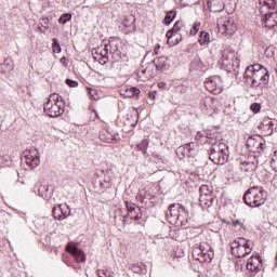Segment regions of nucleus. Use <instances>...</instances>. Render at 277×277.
Listing matches in <instances>:
<instances>
[{
  "label": "nucleus",
  "mask_w": 277,
  "mask_h": 277,
  "mask_svg": "<svg viewBox=\"0 0 277 277\" xmlns=\"http://www.w3.org/2000/svg\"><path fill=\"white\" fill-rule=\"evenodd\" d=\"M242 200L251 209L263 207L267 202V190L263 186H252L246 190Z\"/></svg>",
  "instance_id": "1"
},
{
  "label": "nucleus",
  "mask_w": 277,
  "mask_h": 277,
  "mask_svg": "<svg viewBox=\"0 0 277 277\" xmlns=\"http://www.w3.org/2000/svg\"><path fill=\"white\" fill-rule=\"evenodd\" d=\"M209 144L211 145L209 149L210 161L216 166H224V163H227L229 157L228 145L220 140L210 141Z\"/></svg>",
  "instance_id": "2"
},
{
  "label": "nucleus",
  "mask_w": 277,
  "mask_h": 277,
  "mask_svg": "<svg viewBox=\"0 0 277 277\" xmlns=\"http://www.w3.org/2000/svg\"><path fill=\"white\" fill-rule=\"evenodd\" d=\"M189 212L181 203H172L167 210V220L169 224L181 228L187 224Z\"/></svg>",
  "instance_id": "3"
},
{
  "label": "nucleus",
  "mask_w": 277,
  "mask_h": 277,
  "mask_svg": "<svg viewBox=\"0 0 277 277\" xmlns=\"http://www.w3.org/2000/svg\"><path fill=\"white\" fill-rule=\"evenodd\" d=\"M65 107L64 97L57 93H52L43 104V111L49 118H60L64 114Z\"/></svg>",
  "instance_id": "4"
},
{
  "label": "nucleus",
  "mask_w": 277,
  "mask_h": 277,
  "mask_svg": "<svg viewBox=\"0 0 277 277\" xmlns=\"http://www.w3.org/2000/svg\"><path fill=\"white\" fill-rule=\"evenodd\" d=\"M214 253L211 249V246L207 242H201L194 247L193 258L199 263H211L213 261Z\"/></svg>",
  "instance_id": "5"
},
{
  "label": "nucleus",
  "mask_w": 277,
  "mask_h": 277,
  "mask_svg": "<svg viewBox=\"0 0 277 277\" xmlns=\"http://www.w3.org/2000/svg\"><path fill=\"white\" fill-rule=\"evenodd\" d=\"M230 250L233 256H236L237 259H243L252 252V248H250V240H246V238L234 240L232 242Z\"/></svg>",
  "instance_id": "6"
},
{
  "label": "nucleus",
  "mask_w": 277,
  "mask_h": 277,
  "mask_svg": "<svg viewBox=\"0 0 277 277\" xmlns=\"http://www.w3.org/2000/svg\"><path fill=\"white\" fill-rule=\"evenodd\" d=\"M200 197H199V205L201 209H211L213 203L217 200L215 195H213V189L209 187V185H201L199 187Z\"/></svg>",
  "instance_id": "7"
},
{
  "label": "nucleus",
  "mask_w": 277,
  "mask_h": 277,
  "mask_svg": "<svg viewBox=\"0 0 277 277\" xmlns=\"http://www.w3.org/2000/svg\"><path fill=\"white\" fill-rule=\"evenodd\" d=\"M205 88L210 94H222V90H224V82L222 81V77L220 76H210L205 81Z\"/></svg>",
  "instance_id": "8"
},
{
  "label": "nucleus",
  "mask_w": 277,
  "mask_h": 277,
  "mask_svg": "<svg viewBox=\"0 0 277 277\" xmlns=\"http://www.w3.org/2000/svg\"><path fill=\"white\" fill-rule=\"evenodd\" d=\"M255 80H254V89L258 90V88H265L267 83H269V71H267V68H265L261 64H255Z\"/></svg>",
  "instance_id": "9"
},
{
  "label": "nucleus",
  "mask_w": 277,
  "mask_h": 277,
  "mask_svg": "<svg viewBox=\"0 0 277 277\" xmlns=\"http://www.w3.org/2000/svg\"><path fill=\"white\" fill-rule=\"evenodd\" d=\"M24 159L26 161V164L28 168H38L40 166V153L36 147H30L29 149H26L24 153Z\"/></svg>",
  "instance_id": "10"
},
{
  "label": "nucleus",
  "mask_w": 277,
  "mask_h": 277,
  "mask_svg": "<svg viewBox=\"0 0 277 277\" xmlns=\"http://www.w3.org/2000/svg\"><path fill=\"white\" fill-rule=\"evenodd\" d=\"M175 153L180 159L184 157L194 158L198 155V145L196 143H187L177 147Z\"/></svg>",
  "instance_id": "11"
},
{
  "label": "nucleus",
  "mask_w": 277,
  "mask_h": 277,
  "mask_svg": "<svg viewBox=\"0 0 277 277\" xmlns=\"http://www.w3.org/2000/svg\"><path fill=\"white\" fill-rule=\"evenodd\" d=\"M109 44L104 47L95 48L92 51V57L94 62H98L102 66H105L106 62H109Z\"/></svg>",
  "instance_id": "12"
},
{
  "label": "nucleus",
  "mask_w": 277,
  "mask_h": 277,
  "mask_svg": "<svg viewBox=\"0 0 277 277\" xmlns=\"http://www.w3.org/2000/svg\"><path fill=\"white\" fill-rule=\"evenodd\" d=\"M183 22H176L173 27L167 31L168 44L171 47H176L181 40H179V31L183 29Z\"/></svg>",
  "instance_id": "13"
},
{
  "label": "nucleus",
  "mask_w": 277,
  "mask_h": 277,
  "mask_svg": "<svg viewBox=\"0 0 277 277\" xmlns=\"http://www.w3.org/2000/svg\"><path fill=\"white\" fill-rule=\"evenodd\" d=\"M52 215L54 220H58L62 222V220H66L70 215V207L68 205H58L54 206L52 209Z\"/></svg>",
  "instance_id": "14"
},
{
  "label": "nucleus",
  "mask_w": 277,
  "mask_h": 277,
  "mask_svg": "<svg viewBox=\"0 0 277 277\" xmlns=\"http://www.w3.org/2000/svg\"><path fill=\"white\" fill-rule=\"evenodd\" d=\"M260 131L263 135H272L274 130L277 129V120L269 117H265L259 126Z\"/></svg>",
  "instance_id": "15"
},
{
  "label": "nucleus",
  "mask_w": 277,
  "mask_h": 277,
  "mask_svg": "<svg viewBox=\"0 0 277 277\" xmlns=\"http://www.w3.org/2000/svg\"><path fill=\"white\" fill-rule=\"evenodd\" d=\"M66 251L69 252V254H72L77 263H85V253L82 250L78 249L75 242H69L66 246Z\"/></svg>",
  "instance_id": "16"
},
{
  "label": "nucleus",
  "mask_w": 277,
  "mask_h": 277,
  "mask_svg": "<svg viewBox=\"0 0 277 277\" xmlns=\"http://www.w3.org/2000/svg\"><path fill=\"white\" fill-rule=\"evenodd\" d=\"M200 107L202 111H207V114L211 116V114L215 113V109H217V98L207 96L203 100H201Z\"/></svg>",
  "instance_id": "17"
},
{
  "label": "nucleus",
  "mask_w": 277,
  "mask_h": 277,
  "mask_svg": "<svg viewBox=\"0 0 277 277\" xmlns=\"http://www.w3.org/2000/svg\"><path fill=\"white\" fill-rule=\"evenodd\" d=\"M243 79L247 85H250V88H254V81H256V64L250 65L246 68Z\"/></svg>",
  "instance_id": "18"
},
{
  "label": "nucleus",
  "mask_w": 277,
  "mask_h": 277,
  "mask_svg": "<svg viewBox=\"0 0 277 277\" xmlns=\"http://www.w3.org/2000/svg\"><path fill=\"white\" fill-rule=\"evenodd\" d=\"M219 31L226 34L227 36H233L237 31V24L233 19H226L222 24L217 25Z\"/></svg>",
  "instance_id": "19"
},
{
  "label": "nucleus",
  "mask_w": 277,
  "mask_h": 277,
  "mask_svg": "<svg viewBox=\"0 0 277 277\" xmlns=\"http://www.w3.org/2000/svg\"><path fill=\"white\" fill-rule=\"evenodd\" d=\"M262 25L267 29H274V27H277V12L265 13L262 18Z\"/></svg>",
  "instance_id": "20"
},
{
  "label": "nucleus",
  "mask_w": 277,
  "mask_h": 277,
  "mask_svg": "<svg viewBox=\"0 0 277 277\" xmlns=\"http://www.w3.org/2000/svg\"><path fill=\"white\" fill-rule=\"evenodd\" d=\"M140 89L134 87H122L119 90V94L123 96V98H133V96H140Z\"/></svg>",
  "instance_id": "21"
},
{
  "label": "nucleus",
  "mask_w": 277,
  "mask_h": 277,
  "mask_svg": "<svg viewBox=\"0 0 277 277\" xmlns=\"http://www.w3.org/2000/svg\"><path fill=\"white\" fill-rule=\"evenodd\" d=\"M153 64L158 72H164V70L170 68V64L168 63V58L166 56L155 58Z\"/></svg>",
  "instance_id": "22"
},
{
  "label": "nucleus",
  "mask_w": 277,
  "mask_h": 277,
  "mask_svg": "<svg viewBox=\"0 0 277 277\" xmlns=\"http://www.w3.org/2000/svg\"><path fill=\"white\" fill-rule=\"evenodd\" d=\"M262 267L261 256L254 255L247 261V269L249 272H259Z\"/></svg>",
  "instance_id": "23"
},
{
  "label": "nucleus",
  "mask_w": 277,
  "mask_h": 277,
  "mask_svg": "<svg viewBox=\"0 0 277 277\" xmlns=\"http://www.w3.org/2000/svg\"><path fill=\"white\" fill-rule=\"evenodd\" d=\"M98 137L101 142H105L106 144H114L115 142H117L116 136H114V134H111L107 130L101 131Z\"/></svg>",
  "instance_id": "24"
},
{
  "label": "nucleus",
  "mask_w": 277,
  "mask_h": 277,
  "mask_svg": "<svg viewBox=\"0 0 277 277\" xmlns=\"http://www.w3.org/2000/svg\"><path fill=\"white\" fill-rule=\"evenodd\" d=\"M195 137H196L197 142H200V144H209V142H215V138H213V135L209 136V134L205 131L197 132Z\"/></svg>",
  "instance_id": "25"
},
{
  "label": "nucleus",
  "mask_w": 277,
  "mask_h": 277,
  "mask_svg": "<svg viewBox=\"0 0 277 277\" xmlns=\"http://www.w3.org/2000/svg\"><path fill=\"white\" fill-rule=\"evenodd\" d=\"M205 68V64H202V60L199 56H196L189 65L190 72H197L198 70H202Z\"/></svg>",
  "instance_id": "26"
},
{
  "label": "nucleus",
  "mask_w": 277,
  "mask_h": 277,
  "mask_svg": "<svg viewBox=\"0 0 277 277\" xmlns=\"http://www.w3.org/2000/svg\"><path fill=\"white\" fill-rule=\"evenodd\" d=\"M260 5H263L260 9L261 14H263L265 12V10H275L276 0H260Z\"/></svg>",
  "instance_id": "27"
},
{
  "label": "nucleus",
  "mask_w": 277,
  "mask_h": 277,
  "mask_svg": "<svg viewBox=\"0 0 277 277\" xmlns=\"http://www.w3.org/2000/svg\"><path fill=\"white\" fill-rule=\"evenodd\" d=\"M123 26L128 29V31H134L135 30V16L128 15L123 19Z\"/></svg>",
  "instance_id": "28"
},
{
  "label": "nucleus",
  "mask_w": 277,
  "mask_h": 277,
  "mask_svg": "<svg viewBox=\"0 0 277 277\" xmlns=\"http://www.w3.org/2000/svg\"><path fill=\"white\" fill-rule=\"evenodd\" d=\"M135 150H138L146 157V155H148V138H144L138 144H136Z\"/></svg>",
  "instance_id": "29"
},
{
  "label": "nucleus",
  "mask_w": 277,
  "mask_h": 277,
  "mask_svg": "<svg viewBox=\"0 0 277 277\" xmlns=\"http://www.w3.org/2000/svg\"><path fill=\"white\" fill-rule=\"evenodd\" d=\"M108 51H109L114 62H120V60H122V55H121L117 45L111 47V44H109V50Z\"/></svg>",
  "instance_id": "30"
},
{
  "label": "nucleus",
  "mask_w": 277,
  "mask_h": 277,
  "mask_svg": "<svg viewBox=\"0 0 277 277\" xmlns=\"http://www.w3.org/2000/svg\"><path fill=\"white\" fill-rule=\"evenodd\" d=\"M246 146L250 148V150H256L259 147H263V143L254 140V137L249 136L246 143Z\"/></svg>",
  "instance_id": "31"
},
{
  "label": "nucleus",
  "mask_w": 277,
  "mask_h": 277,
  "mask_svg": "<svg viewBox=\"0 0 277 277\" xmlns=\"http://www.w3.org/2000/svg\"><path fill=\"white\" fill-rule=\"evenodd\" d=\"M130 269H131L134 274H146V265H144V263L132 264V265L130 266Z\"/></svg>",
  "instance_id": "32"
},
{
  "label": "nucleus",
  "mask_w": 277,
  "mask_h": 277,
  "mask_svg": "<svg viewBox=\"0 0 277 277\" xmlns=\"http://www.w3.org/2000/svg\"><path fill=\"white\" fill-rule=\"evenodd\" d=\"M209 42H211V35L207 31H201L199 36V44H201V47H207Z\"/></svg>",
  "instance_id": "33"
},
{
  "label": "nucleus",
  "mask_w": 277,
  "mask_h": 277,
  "mask_svg": "<svg viewBox=\"0 0 277 277\" xmlns=\"http://www.w3.org/2000/svg\"><path fill=\"white\" fill-rule=\"evenodd\" d=\"M151 157L156 163H162V166H168L169 163V160L157 151H154Z\"/></svg>",
  "instance_id": "34"
},
{
  "label": "nucleus",
  "mask_w": 277,
  "mask_h": 277,
  "mask_svg": "<svg viewBox=\"0 0 277 277\" xmlns=\"http://www.w3.org/2000/svg\"><path fill=\"white\" fill-rule=\"evenodd\" d=\"M38 194L41 198H43V200H49V198H51V193L49 195V186H39Z\"/></svg>",
  "instance_id": "35"
},
{
  "label": "nucleus",
  "mask_w": 277,
  "mask_h": 277,
  "mask_svg": "<svg viewBox=\"0 0 277 277\" xmlns=\"http://www.w3.org/2000/svg\"><path fill=\"white\" fill-rule=\"evenodd\" d=\"M254 168H255L254 162L245 161L240 164V170L242 172H254Z\"/></svg>",
  "instance_id": "36"
},
{
  "label": "nucleus",
  "mask_w": 277,
  "mask_h": 277,
  "mask_svg": "<svg viewBox=\"0 0 277 277\" xmlns=\"http://www.w3.org/2000/svg\"><path fill=\"white\" fill-rule=\"evenodd\" d=\"M233 57H235V54L233 52H229L228 50H224L222 52L221 60H222L223 64H226V62H230V60H233Z\"/></svg>",
  "instance_id": "37"
},
{
  "label": "nucleus",
  "mask_w": 277,
  "mask_h": 277,
  "mask_svg": "<svg viewBox=\"0 0 277 277\" xmlns=\"http://www.w3.org/2000/svg\"><path fill=\"white\" fill-rule=\"evenodd\" d=\"M176 18V12L175 11H169L167 15L164 16V25H170L172 21Z\"/></svg>",
  "instance_id": "38"
},
{
  "label": "nucleus",
  "mask_w": 277,
  "mask_h": 277,
  "mask_svg": "<svg viewBox=\"0 0 277 277\" xmlns=\"http://www.w3.org/2000/svg\"><path fill=\"white\" fill-rule=\"evenodd\" d=\"M72 18V14L70 13H64L63 15H61V17L58 18V23L61 25H66V23H68V21H70Z\"/></svg>",
  "instance_id": "39"
},
{
  "label": "nucleus",
  "mask_w": 277,
  "mask_h": 277,
  "mask_svg": "<svg viewBox=\"0 0 277 277\" xmlns=\"http://www.w3.org/2000/svg\"><path fill=\"white\" fill-rule=\"evenodd\" d=\"M148 192H146V189H141L138 190L137 195H136V200H138L140 202H144L145 198H148Z\"/></svg>",
  "instance_id": "40"
},
{
  "label": "nucleus",
  "mask_w": 277,
  "mask_h": 277,
  "mask_svg": "<svg viewBox=\"0 0 277 277\" xmlns=\"http://www.w3.org/2000/svg\"><path fill=\"white\" fill-rule=\"evenodd\" d=\"M198 31H200V22H195L192 29H190L189 35L190 36H196V34H198Z\"/></svg>",
  "instance_id": "41"
},
{
  "label": "nucleus",
  "mask_w": 277,
  "mask_h": 277,
  "mask_svg": "<svg viewBox=\"0 0 277 277\" xmlns=\"http://www.w3.org/2000/svg\"><path fill=\"white\" fill-rule=\"evenodd\" d=\"M128 217H130V220H140V211L137 212V210H132L128 212Z\"/></svg>",
  "instance_id": "42"
},
{
  "label": "nucleus",
  "mask_w": 277,
  "mask_h": 277,
  "mask_svg": "<svg viewBox=\"0 0 277 277\" xmlns=\"http://www.w3.org/2000/svg\"><path fill=\"white\" fill-rule=\"evenodd\" d=\"M126 207L128 209V213H131V211H137L140 212V208L138 207H135V205L129 202V201H126Z\"/></svg>",
  "instance_id": "43"
},
{
  "label": "nucleus",
  "mask_w": 277,
  "mask_h": 277,
  "mask_svg": "<svg viewBox=\"0 0 277 277\" xmlns=\"http://www.w3.org/2000/svg\"><path fill=\"white\" fill-rule=\"evenodd\" d=\"M2 70L4 72H12V70H14V66L12 65V63L5 62L2 66Z\"/></svg>",
  "instance_id": "44"
},
{
  "label": "nucleus",
  "mask_w": 277,
  "mask_h": 277,
  "mask_svg": "<svg viewBox=\"0 0 277 277\" xmlns=\"http://www.w3.org/2000/svg\"><path fill=\"white\" fill-rule=\"evenodd\" d=\"M66 85H68L69 88H79V82L77 80H72V79H66L65 80Z\"/></svg>",
  "instance_id": "45"
},
{
  "label": "nucleus",
  "mask_w": 277,
  "mask_h": 277,
  "mask_svg": "<svg viewBox=\"0 0 277 277\" xmlns=\"http://www.w3.org/2000/svg\"><path fill=\"white\" fill-rule=\"evenodd\" d=\"M250 109L253 111V114H259L261 111V104L253 103L251 104Z\"/></svg>",
  "instance_id": "46"
},
{
  "label": "nucleus",
  "mask_w": 277,
  "mask_h": 277,
  "mask_svg": "<svg viewBox=\"0 0 277 277\" xmlns=\"http://www.w3.org/2000/svg\"><path fill=\"white\" fill-rule=\"evenodd\" d=\"M96 274L98 277H111V275H109V272L103 269H97Z\"/></svg>",
  "instance_id": "47"
},
{
  "label": "nucleus",
  "mask_w": 277,
  "mask_h": 277,
  "mask_svg": "<svg viewBox=\"0 0 277 277\" xmlns=\"http://www.w3.org/2000/svg\"><path fill=\"white\" fill-rule=\"evenodd\" d=\"M239 224L240 227H242L243 230H246V225L241 223V221L236 220L233 222V226H237Z\"/></svg>",
  "instance_id": "48"
},
{
  "label": "nucleus",
  "mask_w": 277,
  "mask_h": 277,
  "mask_svg": "<svg viewBox=\"0 0 277 277\" xmlns=\"http://www.w3.org/2000/svg\"><path fill=\"white\" fill-rule=\"evenodd\" d=\"M96 90L89 89V96L93 98V101H96Z\"/></svg>",
  "instance_id": "49"
},
{
  "label": "nucleus",
  "mask_w": 277,
  "mask_h": 277,
  "mask_svg": "<svg viewBox=\"0 0 277 277\" xmlns=\"http://www.w3.org/2000/svg\"><path fill=\"white\" fill-rule=\"evenodd\" d=\"M131 118H134V122L131 123V127H135L138 122L137 113H134V115H132Z\"/></svg>",
  "instance_id": "50"
},
{
  "label": "nucleus",
  "mask_w": 277,
  "mask_h": 277,
  "mask_svg": "<svg viewBox=\"0 0 277 277\" xmlns=\"http://www.w3.org/2000/svg\"><path fill=\"white\" fill-rule=\"evenodd\" d=\"M158 88L160 90H166L168 88V83H166V82H158Z\"/></svg>",
  "instance_id": "51"
},
{
  "label": "nucleus",
  "mask_w": 277,
  "mask_h": 277,
  "mask_svg": "<svg viewBox=\"0 0 277 277\" xmlns=\"http://www.w3.org/2000/svg\"><path fill=\"white\" fill-rule=\"evenodd\" d=\"M157 96V92H155V91H150L149 93H148V97L151 100V101H155V97Z\"/></svg>",
  "instance_id": "52"
},
{
  "label": "nucleus",
  "mask_w": 277,
  "mask_h": 277,
  "mask_svg": "<svg viewBox=\"0 0 277 277\" xmlns=\"http://www.w3.org/2000/svg\"><path fill=\"white\" fill-rule=\"evenodd\" d=\"M54 53H62V48L60 45H53Z\"/></svg>",
  "instance_id": "53"
},
{
  "label": "nucleus",
  "mask_w": 277,
  "mask_h": 277,
  "mask_svg": "<svg viewBox=\"0 0 277 277\" xmlns=\"http://www.w3.org/2000/svg\"><path fill=\"white\" fill-rule=\"evenodd\" d=\"M137 75L140 78L144 77V75H146V69L138 70Z\"/></svg>",
  "instance_id": "54"
},
{
  "label": "nucleus",
  "mask_w": 277,
  "mask_h": 277,
  "mask_svg": "<svg viewBox=\"0 0 277 277\" xmlns=\"http://www.w3.org/2000/svg\"><path fill=\"white\" fill-rule=\"evenodd\" d=\"M53 47H60V40L57 38L53 39Z\"/></svg>",
  "instance_id": "55"
},
{
  "label": "nucleus",
  "mask_w": 277,
  "mask_h": 277,
  "mask_svg": "<svg viewBox=\"0 0 277 277\" xmlns=\"http://www.w3.org/2000/svg\"><path fill=\"white\" fill-rule=\"evenodd\" d=\"M159 49H161V45L160 44L156 45V48H155V53L156 54H157V51H159Z\"/></svg>",
  "instance_id": "56"
},
{
  "label": "nucleus",
  "mask_w": 277,
  "mask_h": 277,
  "mask_svg": "<svg viewBox=\"0 0 277 277\" xmlns=\"http://www.w3.org/2000/svg\"><path fill=\"white\" fill-rule=\"evenodd\" d=\"M61 62H62V64H66V57L63 56V57L61 58Z\"/></svg>",
  "instance_id": "57"
},
{
  "label": "nucleus",
  "mask_w": 277,
  "mask_h": 277,
  "mask_svg": "<svg viewBox=\"0 0 277 277\" xmlns=\"http://www.w3.org/2000/svg\"><path fill=\"white\" fill-rule=\"evenodd\" d=\"M43 23L47 25V23H49V18H43Z\"/></svg>",
  "instance_id": "58"
}]
</instances>
